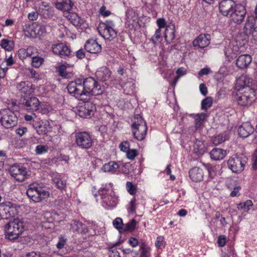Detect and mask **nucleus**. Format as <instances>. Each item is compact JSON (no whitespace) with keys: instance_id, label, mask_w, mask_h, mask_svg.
Returning a JSON list of instances; mask_svg holds the SVG:
<instances>
[{"instance_id":"bb28decb","label":"nucleus","mask_w":257,"mask_h":257,"mask_svg":"<svg viewBox=\"0 0 257 257\" xmlns=\"http://www.w3.org/2000/svg\"><path fill=\"white\" fill-rule=\"evenodd\" d=\"M251 60V57L249 55H241L236 60V65L238 67L243 69L247 67Z\"/></svg>"},{"instance_id":"3c124183","label":"nucleus","mask_w":257,"mask_h":257,"mask_svg":"<svg viewBox=\"0 0 257 257\" xmlns=\"http://www.w3.org/2000/svg\"><path fill=\"white\" fill-rule=\"evenodd\" d=\"M86 108L83 105L80 106L78 109L77 111V114L81 117L87 118L90 117V115L88 112H87Z\"/></svg>"},{"instance_id":"423d86ee","label":"nucleus","mask_w":257,"mask_h":257,"mask_svg":"<svg viewBox=\"0 0 257 257\" xmlns=\"http://www.w3.org/2000/svg\"><path fill=\"white\" fill-rule=\"evenodd\" d=\"M18 122V118L14 111L9 108L0 111V122L5 128H13L17 125Z\"/></svg>"},{"instance_id":"c85d7f7f","label":"nucleus","mask_w":257,"mask_h":257,"mask_svg":"<svg viewBox=\"0 0 257 257\" xmlns=\"http://www.w3.org/2000/svg\"><path fill=\"white\" fill-rule=\"evenodd\" d=\"M226 155V152L225 150L219 148H214L210 153L211 158L214 160H222Z\"/></svg>"},{"instance_id":"5701e85b","label":"nucleus","mask_w":257,"mask_h":257,"mask_svg":"<svg viewBox=\"0 0 257 257\" xmlns=\"http://www.w3.org/2000/svg\"><path fill=\"white\" fill-rule=\"evenodd\" d=\"M84 49L90 53L97 54L101 52V46L95 40L89 39L85 43Z\"/></svg>"},{"instance_id":"39448f33","label":"nucleus","mask_w":257,"mask_h":257,"mask_svg":"<svg viewBox=\"0 0 257 257\" xmlns=\"http://www.w3.org/2000/svg\"><path fill=\"white\" fill-rule=\"evenodd\" d=\"M26 193L28 197L35 202H39L49 196V192L36 183L29 185Z\"/></svg>"},{"instance_id":"a18cd8bd","label":"nucleus","mask_w":257,"mask_h":257,"mask_svg":"<svg viewBox=\"0 0 257 257\" xmlns=\"http://www.w3.org/2000/svg\"><path fill=\"white\" fill-rule=\"evenodd\" d=\"M120 242H117L109 247V257H120L119 252L114 247L120 244Z\"/></svg>"},{"instance_id":"49530a36","label":"nucleus","mask_w":257,"mask_h":257,"mask_svg":"<svg viewBox=\"0 0 257 257\" xmlns=\"http://www.w3.org/2000/svg\"><path fill=\"white\" fill-rule=\"evenodd\" d=\"M111 188V186L101 188L98 191V193L101 196V198H102L103 197L108 196L109 194H113V191Z\"/></svg>"},{"instance_id":"69168bd1","label":"nucleus","mask_w":257,"mask_h":257,"mask_svg":"<svg viewBox=\"0 0 257 257\" xmlns=\"http://www.w3.org/2000/svg\"><path fill=\"white\" fill-rule=\"evenodd\" d=\"M66 242V239H65L63 237H59V241L57 243L56 246L58 249H62L64 247L65 244Z\"/></svg>"},{"instance_id":"393cba45","label":"nucleus","mask_w":257,"mask_h":257,"mask_svg":"<svg viewBox=\"0 0 257 257\" xmlns=\"http://www.w3.org/2000/svg\"><path fill=\"white\" fill-rule=\"evenodd\" d=\"M71 228L74 232L85 234L88 231V227L79 220H74L71 223Z\"/></svg>"},{"instance_id":"6e6552de","label":"nucleus","mask_w":257,"mask_h":257,"mask_svg":"<svg viewBox=\"0 0 257 257\" xmlns=\"http://www.w3.org/2000/svg\"><path fill=\"white\" fill-rule=\"evenodd\" d=\"M9 172L11 176L19 182L27 179L30 174L28 169L22 164H14L10 166Z\"/></svg>"},{"instance_id":"4be33fe9","label":"nucleus","mask_w":257,"mask_h":257,"mask_svg":"<svg viewBox=\"0 0 257 257\" xmlns=\"http://www.w3.org/2000/svg\"><path fill=\"white\" fill-rule=\"evenodd\" d=\"M55 8L64 12V14L69 12L74 6L71 0H58L55 3Z\"/></svg>"},{"instance_id":"338daca9","label":"nucleus","mask_w":257,"mask_h":257,"mask_svg":"<svg viewBox=\"0 0 257 257\" xmlns=\"http://www.w3.org/2000/svg\"><path fill=\"white\" fill-rule=\"evenodd\" d=\"M99 13L101 16L104 17L109 16L111 14V12L106 10V7L105 6H102L99 10Z\"/></svg>"},{"instance_id":"412c9836","label":"nucleus","mask_w":257,"mask_h":257,"mask_svg":"<svg viewBox=\"0 0 257 257\" xmlns=\"http://www.w3.org/2000/svg\"><path fill=\"white\" fill-rule=\"evenodd\" d=\"M131 128L132 134L135 139L141 141L145 139L148 130L147 125L131 126Z\"/></svg>"},{"instance_id":"cd10ccee","label":"nucleus","mask_w":257,"mask_h":257,"mask_svg":"<svg viewBox=\"0 0 257 257\" xmlns=\"http://www.w3.org/2000/svg\"><path fill=\"white\" fill-rule=\"evenodd\" d=\"M101 199H102L103 205L107 209L115 206L117 204V198L114 192L113 194H109L108 196L103 197Z\"/></svg>"},{"instance_id":"37998d69","label":"nucleus","mask_w":257,"mask_h":257,"mask_svg":"<svg viewBox=\"0 0 257 257\" xmlns=\"http://www.w3.org/2000/svg\"><path fill=\"white\" fill-rule=\"evenodd\" d=\"M212 98L211 97H207L201 102V109L207 110L212 105Z\"/></svg>"},{"instance_id":"ea45409f","label":"nucleus","mask_w":257,"mask_h":257,"mask_svg":"<svg viewBox=\"0 0 257 257\" xmlns=\"http://www.w3.org/2000/svg\"><path fill=\"white\" fill-rule=\"evenodd\" d=\"M253 205L252 201L250 200H247L243 202L239 203L237 204V208L238 210H243L247 212L250 207Z\"/></svg>"},{"instance_id":"680f3d73","label":"nucleus","mask_w":257,"mask_h":257,"mask_svg":"<svg viewBox=\"0 0 257 257\" xmlns=\"http://www.w3.org/2000/svg\"><path fill=\"white\" fill-rule=\"evenodd\" d=\"M130 143L127 141H123L119 145V148L121 151L126 153L130 150Z\"/></svg>"},{"instance_id":"473e14b6","label":"nucleus","mask_w":257,"mask_h":257,"mask_svg":"<svg viewBox=\"0 0 257 257\" xmlns=\"http://www.w3.org/2000/svg\"><path fill=\"white\" fill-rule=\"evenodd\" d=\"M206 114L203 112L195 115V127L196 130L202 128Z\"/></svg>"},{"instance_id":"bf43d9fd","label":"nucleus","mask_w":257,"mask_h":257,"mask_svg":"<svg viewBox=\"0 0 257 257\" xmlns=\"http://www.w3.org/2000/svg\"><path fill=\"white\" fill-rule=\"evenodd\" d=\"M161 29H157L155 33V34L152 36L151 41L154 44H156L161 38Z\"/></svg>"},{"instance_id":"1a4fd4ad","label":"nucleus","mask_w":257,"mask_h":257,"mask_svg":"<svg viewBox=\"0 0 257 257\" xmlns=\"http://www.w3.org/2000/svg\"><path fill=\"white\" fill-rule=\"evenodd\" d=\"M75 143L81 149H90L93 144L92 136L87 132H77L75 134Z\"/></svg>"},{"instance_id":"8fccbe9b","label":"nucleus","mask_w":257,"mask_h":257,"mask_svg":"<svg viewBox=\"0 0 257 257\" xmlns=\"http://www.w3.org/2000/svg\"><path fill=\"white\" fill-rule=\"evenodd\" d=\"M113 226L119 232L123 231L124 224L121 218L117 217L113 221Z\"/></svg>"},{"instance_id":"f8f14e48","label":"nucleus","mask_w":257,"mask_h":257,"mask_svg":"<svg viewBox=\"0 0 257 257\" xmlns=\"http://www.w3.org/2000/svg\"><path fill=\"white\" fill-rule=\"evenodd\" d=\"M16 209L10 202L0 204V219H8L15 216Z\"/></svg>"},{"instance_id":"c756f323","label":"nucleus","mask_w":257,"mask_h":257,"mask_svg":"<svg viewBox=\"0 0 257 257\" xmlns=\"http://www.w3.org/2000/svg\"><path fill=\"white\" fill-rule=\"evenodd\" d=\"M65 17L70 21V22L75 26H78L81 24V19L80 17L75 13H65Z\"/></svg>"},{"instance_id":"4468645a","label":"nucleus","mask_w":257,"mask_h":257,"mask_svg":"<svg viewBox=\"0 0 257 257\" xmlns=\"http://www.w3.org/2000/svg\"><path fill=\"white\" fill-rule=\"evenodd\" d=\"M32 125L39 135H44L51 131L52 127L47 119L33 121Z\"/></svg>"},{"instance_id":"9b49d317","label":"nucleus","mask_w":257,"mask_h":257,"mask_svg":"<svg viewBox=\"0 0 257 257\" xmlns=\"http://www.w3.org/2000/svg\"><path fill=\"white\" fill-rule=\"evenodd\" d=\"M52 50L54 54L62 59L70 57L71 50L69 46L64 43H59L52 45Z\"/></svg>"},{"instance_id":"c03bdc74","label":"nucleus","mask_w":257,"mask_h":257,"mask_svg":"<svg viewBox=\"0 0 257 257\" xmlns=\"http://www.w3.org/2000/svg\"><path fill=\"white\" fill-rule=\"evenodd\" d=\"M137 221L135 219H133L130 221L124 224L123 231H133L136 226Z\"/></svg>"},{"instance_id":"a211bd4d","label":"nucleus","mask_w":257,"mask_h":257,"mask_svg":"<svg viewBox=\"0 0 257 257\" xmlns=\"http://www.w3.org/2000/svg\"><path fill=\"white\" fill-rule=\"evenodd\" d=\"M40 101L36 97H27L24 98L22 103L24 108L30 111H34L38 110L40 105Z\"/></svg>"},{"instance_id":"6e6d98bb","label":"nucleus","mask_w":257,"mask_h":257,"mask_svg":"<svg viewBox=\"0 0 257 257\" xmlns=\"http://www.w3.org/2000/svg\"><path fill=\"white\" fill-rule=\"evenodd\" d=\"M48 147L47 146L39 145L36 148L37 154L41 155L48 152Z\"/></svg>"},{"instance_id":"20e7f679","label":"nucleus","mask_w":257,"mask_h":257,"mask_svg":"<svg viewBox=\"0 0 257 257\" xmlns=\"http://www.w3.org/2000/svg\"><path fill=\"white\" fill-rule=\"evenodd\" d=\"M235 99L238 105L242 106L250 105L256 99V89L249 87L241 90L236 94Z\"/></svg>"},{"instance_id":"7c9ffc66","label":"nucleus","mask_w":257,"mask_h":257,"mask_svg":"<svg viewBox=\"0 0 257 257\" xmlns=\"http://www.w3.org/2000/svg\"><path fill=\"white\" fill-rule=\"evenodd\" d=\"M110 70L106 68L103 70H97L95 73L97 79L103 82L106 81L110 78Z\"/></svg>"},{"instance_id":"9d476101","label":"nucleus","mask_w":257,"mask_h":257,"mask_svg":"<svg viewBox=\"0 0 257 257\" xmlns=\"http://www.w3.org/2000/svg\"><path fill=\"white\" fill-rule=\"evenodd\" d=\"M253 27L254 24L252 22H246L242 31L235 37L234 43L239 45L240 47H243L248 43V35L251 34V30Z\"/></svg>"},{"instance_id":"aec40b11","label":"nucleus","mask_w":257,"mask_h":257,"mask_svg":"<svg viewBox=\"0 0 257 257\" xmlns=\"http://www.w3.org/2000/svg\"><path fill=\"white\" fill-rule=\"evenodd\" d=\"M210 36L209 34H200L193 41V46L196 48L203 49L210 43Z\"/></svg>"},{"instance_id":"4c0bfd02","label":"nucleus","mask_w":257,"mask_h":257,"mask_svg":"<svg viewBox=\"0 0 257 257\" xmlns=\"http://www.w3.org/2000/svg\"><path fill=\"white\" fill-rule=\"evenodd\" d=\"M175 25H171L168 26L166 28L165 33V39H167L168 38L170 40L172 41L175 38Z\"/></svg>"},{"instance_id":"13d9d810","label":"nucleus","mask_w":257,"mask_h":257,"mask_svg":"<svg viewBox=\"0 0 257 257\" xmlns=\"http://www.w3.org/2000/svg\"><path fill=\"white\" fill-rule=\"evenodd\" d=\"M126 188L127 192L131 195H134L136 192V187L131 182H127L126 184Z\"/></svg>"},{"instance_id":"774afa93","label":"nucleus","mask_w":257,"mask_h":257,"mask_svg":"<svg viewBox=\"0 0 257 257\" xmlns=\"http://www.w3.org/2000/svg\"><path fill=\"white\" fill-rule=\"evenodd\" d=\"M18 55L21 60H24L27 57L26 49L22 48L19 50Z\"/></svg>"},{"instance_id":"b1692460","label":"nucleus","mask_w":257,"mask_h":257,"mask_svg":"<svg viewBox=\"0 0 257 257\" xmlns=\"http://www.w3.org/2000/svg\"><path fill=\"white\" fill-rule=\"evenodd\" d=\"M254 132V127L249 122H245L238 128L239 136L242 138H246Z\"/></svg>"},{"instance_id":"72a5a7b5","label":"nucleus","mask_w":257,"mask_h":257,"mask_svg":"<svg viewBox=\"0 0 257 257\" xmlns=\"http://www.w3.org/2000/svg\"><path fill=\"white\" fill-rule=\"evenodd\" d=\"M206 150L205 146L203 141L197 140L194 144V152L197 155L204 154Z\"/></svg>"},{"instance_id":"79ce46f5","label":"nucleus","mask_w":257,"mask_h":257,"mask_svg":"<svg viewBox=\"0 0 257 257\" xmlns=\"http://www.w3.org/2000/svg\"><path fill=\"white\" fill-rule=\"evenodd\" d=\"M88 98H87L86 100H84L85 101L84 106H85V108H86L87 112L89 113L90 116L91 115H93L94 114V111L96 109V107L95 104H94L93 103L90 101H88Z\"/></svg>"},{"instance_id":"7ed1b4c3","label":"nucleus","mask_w":257,"mask_h":257,"mask_svg":"<svg viewBox=\"0 0 257 257\" xmlns=\"http://www.w3.org/2000/svg\"><path fill=\"white\" fill-rule=\"evenodd\" d=\"M247 160L245 155L236 154L230 157L227 161L228 167L233 173L238 174L243 171Z\"/></svg>"},{"instance_id":"0e129e2a","label":"nucleus","mask_w":257,"mask_h":257,"mask_svg":"<svg viewBox=\"0 0 257 257\" xmlns=\"http://www.w3.org/2000/svg\"><path fill=\"white\" fill-rule=\"evenodd\" d=\"M26 257H46V255L43 253H41L40 252L32 251L28 253L26 255Z\"/></svg>"},{"instance_id":"f257e3e1","label":"nucleus","mask_w":257,"mask_h":257,"mask_svg":"<svg viewBox=\"0 0 257 257\" xmlns=\"http://www.w3.org/2000/svg\"><path fill=\"white\" fill-rule=\"evenodd\" d=\"M67 89L69 93L81 100H86L87 96L98 95L103 92L101 86L90 77L69 82Z\"/></svg>"},{"instance_id":"e2e57ef3","label":"nucleus","mask_w":257,"mask_h":257,"mask_svg":"<svg viewBox=\"0 0 257 257\" xmlns=\"http://www.w3.org/2000/svg\"><path fill=\"white\" fill-rule=\"evenodd\" d=\"M226 242V238L224 235H219L217 239V243L219 247L224 246Z\"/></svg>"},{"instance_id":"a19ab883","label":"nucleus","mask_w":257,"mask_h":257,"mask_svg":"<svg viewBox=\"0 0 257 257\" xmlns=\"http://www.w3.org/2000/svg\"><path fill=\"white\" fill-rule=\"evenodd\" d=\"M132 120L133 123L131 124V126L147 125L146 121L140 114H136Z\"/></svg>"},{"instance_id":"2eb2a0df","label":"nucleus","mask_w":257,"mask_h":257,"mask_svg":"<svg viewBox=\"0 0 257 257\" xmlns=\"http://www.w3.org/2000/svg\"><path fill=\"white\" fill-rule=\"evenodd\" d=\"M256 86L253 83V80L246 75H241L236 80L235 87L238 91L246 90L249 87L250 89H256Z\"/></svg>"},{"instance_id":"864d4df0","label":"nucleus","mask_w":257,"mask_h":257,"mask_svg":"<svg viewBox=\"0 0 257 257\" xmlns=\"http://www.w3.org/2000/svg\"><path fill=\"white\" fill-rule=\"evenodd\" d=\"M136 199L135 197H133L129 203L128 207V211L132 214H134L136 212Z\"/></svg>"},{"instance_id":"09e8293b","label":"nucleus","mask_w":257,"mask_h":257,"mask_svg":"<svg viewBox=\"0 0 257 257\" xmlns=\"http://www.w3.org/2000/svg\"><path fill=\"white\" fill-rule=\"evenodd\" d=\"M59 75L63 78H68L69 73L66 71V66L64 65H60L56 68Z\"/></svg>"},{"instance_id":"6ab92c4d","label":"nucleus","mask_w":257,"mask_h":257,"mask_svg":"<svg viewBox=\"0 0 257 257\" xmlns=\"http://www.w3.org/2000/svg\"><path fill=\"white\" fill-rule=\"evenodd\" d=\"M16 88L21 93L29 95L33 93L35 90V86L29 81H22L17 84Z\"/></svg>"},{"instance_id":"2f4dec72","label":"nucleus","mask_w":257,"mask_h":257,"mask_svg":"<svg viewBox=\"0 0 257 257\" xmlns=\"http://www.w3.org/2000/svg\"><path fill=\"white\" fill-rule=\"evenodd\" d=\"M119 168V165L115 161H110L103 165L102 170L104 172H115Z\"/></svg>"},{"instance_id":"e433bc0d","label":"nucleus","mask_w":257,"mask_h":257,"mask_svg":"<svg viewBox=\"0 0 257 257\" xmlns=\"http://www.w3.org/2000/svg\"><path fill=\"white\" fill-rule=\"evenodd\" d=\"M139 257H151V248L145 242L141 243L140 246Z\"/></svg>"},{"instance_id":"603ef678","label":"nucleus","mask_w":257,"mask_h":257,"mask_svg":"<svg viewBox=\"0 0 257 257\" xmlns=\"http://www.w3.org/2000/svg\"><path fill=\"white\" fill-rule=\"evenodd\" d=\"M43 61V58L40 57H33L32 59V65L35 68H39L42 65Z\"/></svg>"},{"instance_id":"ddd939ff","label":"nucleus","mask_w":257,"mask_h":257,"mask_svg":"<svg viewBox=\"0 0 257 257\" xmlns=\"http://www.w3.org/2000/svg\"><path fill=\"white\" fill-rule=\"evenodd\" d=\"M246 13V9L244 6L237 5L230 14L231 20L234 23L239 24L244 20Z\"/></svg>"},{"instance_id":"4d7b16f0","label":"nucleus","mask_w":257,"mask_h":257,"mask_svg":"<svg viewBox=\"0 0 257 257\" xmlns=\"http://www.w3.org/2000/svg\"><path fill=\"white\" fill-rule=\"evenodd\" d=\"M50 109V107L47 105H40L39 106V108L38 110L36 111L40 112L43 114H47Z\"/></svg>"},{"instance_id":"f03ea898","label":"nucleus","mask_w":257,"mask_h":257,"mask_svg":"<svg viewBox=\"0 0 257 257\" xmlns=\"http://www.w3.org/2000/svg\"><path fill=\"white\" fill-rule=\"evenodd\" d=\"M24 230L23 222L18 218L8 223L5 227L6 238L10 240H15L19 237Z\"/></svg>"},{"instance_id":"0eeeda50","label":"nucleus","mask_w":257,"mask_h":257,"mask_svg":"<svg viewBox=\"0 0 257 257\" xmlns=\"http://www.w3.org/2000/svg\"><path fill=\"white\" fill-rule=\"evenodd\" d=\"M115 25L111 20H106L99 24L98 30L99 34L105 39L112 40L117 36V32L114 30Z\"/></svg>"},{"instance_id":"c9c22d12","label":"nucleus","mask_w":257,"mask_h":257,"mask_svg":"<svg viewBox=\"0 0 257 257\" xmlns=\"http://www.w3.org/2000/svg\"><path fill=\"white\" fill-rule=\"evenodd\" d=\"M45 8L41 10V14L43 18L45 19H51L53 18L54 15L55 11L52 7L48 6L43 5Z\"/></svg>"},{"instance_id":"052dcab7","label":"nucleus","mask_w":257,"mask_h":257,"mask_svg":"<svg viewBox=\"0 0 257 257\" xmlns=\"http://www.w3.org/2000/svg\"><path fill=\"white\" fill-rule=\"evenodd\" d=\"M138 155V151L136 149H130L126 152L127 158L131 160H134L135 157Z\"/></svg>"},{"instance_id":"5fc2aeb1","label":"nucleus","mask_w":257,"mask_h":257,"mask_svg":"<svg viewBox=\"0 0 257 257\" xmlns=\"http://www.w3.org/2000/svg\"><path fill=\"white\" fill-rule=\"evenodd\" d=\"M225 141V137L222 135H219L214 137L212 143L214 145H218Z\"/></svg>"},{"instance_id":"58836bf2","label":"nucleus","mask_w":257,"mask_h":257,"mask_svg":"<svg viewBox=\"0 0 257 257\" xmlns=\"http://www.w3.org/2000/svg\"><path fill=\"white\" fill-rule=\"evenodd\" d=\"M55 186L59 190L63 191L65 190L66 187V182L64 180L59 177H55L53 180Z\"/></svg>"},{"instance_id":"dca6fc26","label":"nucleus","mask_w":257,"mask_h":257,"mask_svg":"<svg viewBox=\"0 0 257 257\" xmlns=\"http://www.w3.org/2000/svg\"><path fill=\"white\" fill-rule=\"evenodd\" d=\"M236 5L233 0H222L219 4V12L224 16H228Z\"/></svg>"},{"instance_id":"f704fd0d","label":"nucleus","mask_w":257,"mask_h":257,"mask_svg":"<svg viewBox=\"0 0 257 257\" xmlns=\"http://www.w3.org/2000/svg\"><path fill=\"white\" fill-rule=\"evenodd\" d=\"M119 84L123 88L124 92L128 94L133 91L134 84L132 81L124 82L122 79L119 80Z\"/></svg>"},{"instance_id":"f3484780","label":"nucleus","mask_w":257,"mask_h":257,"mask_svg":"<svg viewBox=\"0 0 257 257\" xmlns=\"http://www.w3.org/2000/svg\"><path fill=\"white\" fill-rule=\"evenodd\" d=\"M242 47L234 43L230 44L227 47H225L224 49V54L226 57L227 60L229 62L231 61L236 58L237 55L241 52L240 49Z\"/></svg>"},{"instance_id":"de8ad7c7","label":"nucleus","mask_w":257,"mask_h":257,"mask_svg":"<svg viewBox=\"0 0 257 257\" xmlns=\"http://www.w3.org/2000/svg\"><path fill=\"white\" fill-rule=\"evenodd\" d=\"M1 46L6 50L10 51L13 48V43L11 41L4 39L1 41Z\"/></svg>"},{"instance_id":"a878e982","label":"nucleus","mask_w":257,"mask_h":257,"mask_svg":"<svg viewBox=\"0 0 257 257\" xmlns=\"http://www.w3.org/2000/svg\"><path fill=\"white\" fill-rule=\"evenodd\" d=\"M191 179L194 182L201 181L203 179L204 172L199 167H194L189 172Z\"/></svg>"}]
</instances>
